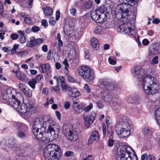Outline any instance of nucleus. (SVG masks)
<instances>
[{"mask_svg": "<svg viewBox=\"0 0 160 160\" xmlns=\"http://www.w3.org/2000/svg\"><path fill=\"white\" fill-rule=\"evenodd\" d=\"M16 77L18 79L22 81L24 80L26 77L25 75L23 73H22L20 72L17 73Z\"/></svg>", "mask_w": 160, "mask_h": 160, "instance_id": "29", "label": "nucleus"}, {"mask_svg": "<svg viewBox=\"0 0 160 160\" xmlns=\"http://www.w3.org/2000/svg\"><path fill=\"white\" fill-rule=\"evenodd\" d=\"M60 90V88H59L58 85V86H56L53 87L54 91L58 93H59Z\"/></svg>", "mask_w": 160, "mask_h": 160, "instance_id": "50", "label": "nucleus"}, {"mask_svg": "<svg viewBox=\"0 0 160 160\" xmlns=\"http://www.w3.org/2000/svg\"><path fill=\"white\" fill-rule=\"evenodd\" d=\"M74 110L76 112L79 113H81L83 111V109L82 108V105L78 104L77 106L74 107Z\"/></svg>", "mask_w": 160, "mask_h": 160, "instance_id": "36", "label": "nucleus"}, {"mask_svg": "<svg viewBox=\"0 0 160 160\" xmlns=\"http://www.w3.org/2000/svg\"><path fill=\"white\" fill-rule=\"evenodd\" d=\"M102 30V27L100 26H97L94 30V32L96 34H100Z\"/></svg>", "mask_w": 160, "mask_h": 160, "instance_id": "39", "label": "nucleus"}, {"mask_svg": "<svg viewBox=\"0 0 160 160\" xmlns=\"http://www.w3.org/2000/svg\"><path fill=\"white\" fill-rule=\"evenodd\" d=\"M18 47L19 45L18 44H14L13 45V47L11 51V55H12L16 52V50L18 48Z\"/></svg>", "mask_w": 160, "mask_h": 160, "instance_id": "40", "label": "nucleus"}, {"mask_svg": "<svg viewBox=\"0 0 160 160\" xmlns=\"http://www.w3.org/2000/svg\"><path fill=\"white\" fill-rule=\"evenodd\" d=\"M158 56H156L152 59V64H156L158 63Z\"/></svg>", "mask_w": 160, "mask_h": 160, "instance_id": "48", "label": "nucleus"}, {"mask_svg": "<svg viewBox=\"0 0 160 160\" xmlns=\"http://www.w3.org/2000/svg\"><path fill=\"white\" fill-rule=\"evenodd\" d=\"M80 94L79 92L76 89H71V90L68 92V93L69 96L74 98L79 96Z\"/></svg>", "mask_w": 160, "mask_h": 160, "instance_id": "24", "label": "nucleus"}, {"mask_svg": "<svg viewBox=\"0 0 160 160\" xmlns=\"http://www.w3.org/2000/svg\"><path fill=\"white\" fill-rule=\"evenodd\" d=\"M32 31L34 32H36L40 30L39 28L37 26H34L32 28Z\"/></svg>", "mask_w": 160, "mask_h": 160, "instance_id": "59", "label": "nucleus"}, {"mask_svg": "<svg viewBox=\"0 0 160 160\" xmlns=\"http://www.w3.org/2000/svg\"><path fill=\"white\" fill-rule=\"evenodd\" d=\"M43 78V75L42 74H39L36 77V80L37 82H39Z\"/></svg>", "mask_w": 160, "mask_h": 160, "instance_id": "53", "label": "nucleus"}, {"mask_svg": "<svg viewBox=\"0 0 160 160\" xmlns=\"http://www.w3.org/2000/svg\"><path fill=\"white\" fill-rule=\"evenodd\" d=\"M102 128L103 129V137H104L106 136V128L105 125L104 124H103Z\"/></svg>", "mask_w": 160, "mask_h": 160, "instance_id": "61", "label": "nucleus"}, {"mask_svg": "<svg viewBox=\"0 0 160 160\" xmlns=\"http://www.w3.org/2000/svg\"><path fill=\"white\" fill-rule=\"evenodd\" d=\"M20 152L22 155L26 156L30 154L29 150V149L28 148L26 145L25 144L20 145L19 147Z\"/></svg>", "mask_w": 160, "mask_h": 160, "instance_id": "19", "label": "nucleus"}, {"mask_svg": "<svg viewBox=\"0 0 160 160\" xmlns=\"http://www.w3.org/2000/svg\"><path fill=\"white\" fill-rule=\"evenodd\" d=\"M154 156L152 154H149L147 157V160H155Z\"/></svg>", "mask_w": 160, "mask_h": 160, "instance_id": "49", "label": "nucleus"}, {"mask_svg": "<svg viewBox=\"0 0 160 160\" xmlns=\"http://www.w3.org/2000/svg\"><path fill=\"white\" fill-rule=\"evenodd\" d=\"M61 152L58 147L55 144L47 145L43 150V154L46 160H58L60 157Z\"/></svg>", "mask_w": 160, "mask_h": 160, "instance_id": "6", "label": "nucleus"}, {"mask_svg": "<svg viewBox=\"0 0 160 160\" xmlns=\"http://www.w3.org/2000/svg\"><path fill=\"white\" fill-rule=\"evenodd\" d=\"M93 104L92 103H90L89 105L87 106L84 109V111L86 112L89 111L92 108Z\"/></svg>", "mask_w": 160, "mask_h": 160, "instance_id": "42", "label": "nucleus"}, {"mask_svg": "<svg viewBox=\"0 0 160 160\" xmlns=\"http://www.w3.org/2000/svg\"><path fill=\"white\" fill-rule=\"evenodd\" d=\"M113 133L111 132L110 134V138L108 140V146L109 147H112L114 143V140H112V138H113Z\"/></svg>", "mask_w": 160, "mask_h": 160, "instance_id": "38", "label": "nucleus"}, {"mask_svg": "<svg viewBox=\"0 0 160 160\" xmlns=\"http://www.w3.org/2000/svg\"><path fill=\"white\" fill-rule=\"evenodd\" d=\"M15 142L13 138L9 139L7 141L5 139H3L1 142L0 141V145H5L7 147L9 148H11L14 147Z\"/></svg>", "mask_w": 160, "mask_h": 160, "instance_id": "17", "label": "nucleus"}, {"mask_svg": "<svg viewBox=\"0 0 160 160\" xmlns=\"http://www.w3.org/2000/svg\"><path fill=\"white\" fill-rule=\"evenodd\" d=\"M96 103L99 109L102 108L104 107V105L99 101H97Z\"/></svg>", "mask_w": 160, "mask_h": 160, "instance_id": "52", "label": "nucleus"}, {"mask_svg": "<svg viewBox=\"0 0 160 160\" xmlns=\"http://www.w3.org/2000/svg\"><path fill=\"white\" fill-rule=\"evenodd\" d=\"M39 130V131L48 132L54 139H56L59 133V128L56 125L55 122L52 118L47 120L43 119L42 117L36 118L33 124L32 130Z\"/></svg>", "mask_w": 160, "mask_h": 160, "instance_id": "1", "label": "nucleus"}, {"mask_svg": "<svg viewBox=\"0 0 160 160\" xmlns=\"http://www.w3.org/2000/svg\"><path fill=\"white\" fill-rule=\"evenodd\" d=\"M22 97V94L20 93H18L15 96L12 95V98H9L8 102L12 107L17 109L20 104L19 99H21Z\"/></svg>", "mask_w": 160, "mask_h": 160, "instance_id": "12", "label": "nucleus"}, {"mask_svg": "<svg viewBox=\"0 0 160 160\" xmlns=\"http://www.w3.org/2000/svg\"><path fill=\"white\" fill-rule=\"evenodd\" d=\"M17 110L20 113L24 114L28 111L27 108V106L25 103H22L21 105L19 106Z\"/></svg>", "mask_w": 160, "mask_h": 160, "instance_id": "22", "label": "nucleus"}, {"mask_svg": "<svg viewBox=\"0 0 160 160\" xmlns=\"http://www.w3.org/2000/svg\"><path fill=\"white\" fill-rule=\"evenodd\" d=\"M106 10L104 7H101L98 9L93 10L91 12V17L92 19L97 22L100 19H103L106 16Z\"/></svg>", "mask_w": 160, "mask_h": 160, "instance_id": "10", "label": "nucleus"}, {"mask_svg": "<svg viewBox=\"0 0 160 160\" xmlns=\"http://www.w3.org/2000/svg\"><path fill=\"white\" fill-rule=\"evenodd\" d=\"M43 11L44 14L46 16H50L53 13L52 9L49 7L43 8Z\"/></svg>", "mask_w": 160, "mask_h": 160, "instance_id": "26", "label": "nucleus"}, {"mask_svg": "<svg viewBox=\"0 0 160 160\" xmlns=\"http://www.w3.org/2000/svg\"><path fill=\"white\" fill-rule=\"evenodd\" d=\"M91 136L94 138L95 141H98L99 140V134L97 131H94L92 132Z\"/></svg>", "mask_w": 160, "mask_h": 160, "instance_id": "34", "label": "nucleus"}, {"mask_svg": "<svg viewBox=\"0 0 160 160\" xmlns=\"http://www.w3.org/2000/svg\"><path fill=\"white\" fill-rule=\"evenodd\" d=\"M68 139L72 141H75L78 138V135L77 132L74 130L70 134L67 138Z\"/></svg>", "mask_w": 160, "mask_h": 160, "instance_id": "23", "label": "nucleus"}, {"mask_svg": "<svg viewBox=\"0 0 160 160\" xmlns=\"http://www.w3.org/2000/svg\"><path fill=\"white\" fill-rule=\"evenodd\" d=\"M27 105V108L29 110V108L32 109L34 106V104L31 102H29L28 103Z\"/></svg>", "mask_w": 160, "mask_h": 160, "instance_id": "45", "label": "nucleus"}, {"mask_svg": "<svg viewBox=\"0 0 160 160\" xmlns=\"http://www.w3.org/2000/svg\"><path fill=\"white\" fill-rule=\"evenodd\" d=\"M49 68L48 64L46 63L45 64L41 63L39 65V69L42 73H44L47 72Z\"/></svg>", "mask_w": 160, "mask_h": 160, "instance_id": "25", "label": "nucleus"}, {"mask_svg": "<svg viewBox=\"0 0 160 160\" xmlns=\"http://www.w3.org/2000/svg\"><path fill=\"white\" fill-rule=\"evenodd\" d=\"M32 132L35 137L39 141H44L47 140L48 138L46 136V134H49V135L50 136V138L54 139L51 136L49 132H42L39 131V130H32Z\"/></svg>", "mask_w": 160, "mask_h": 160, "instance_id": "13", "label": "nucleus"}, {"mask_svg": "<svg viewBox=\"0 0 160 160\" xmlns=\"http://www.w3.org/2000/svg\"><path fill=\"white\" fill-rule=\"evenodd\" d=\"M117 85L114 82L103 80L100 84L102 88L100 97L103 101L110 102L113 100L114 97L108 90H112L116 87Z\"/></svg>", "mask_w": 160, "mask_h": 160, "instance_id": "4", "label": "nucleus"}, {"mask_svg": "<svg viewBox=\"0 0 160 160\" xmlns=\"http://www.w3.org/2000/svg\"><path fill=\"white\" fill-rule=\"evenodd\" d=\"M42 24L44 27H46L48 25V23L46 19H43L42 21Z\"/></svg>", "mask_w": 160, "mask_h": 160, "instance_id": "64", "label": "nucleus"}, {"mask_svg": "<svg viewBox=\"0 0 160 160\" xmlns=\"http://www.w3.org/2000/svg\"><path fill=\"white\" fill-rule=\"evenodd\" d=\"M84 88L85 90H86V91L87 92H90V90L89 88V87L88 85V84H85L84 85Z\"/></svg>", "mask_w": 160, "mask_h": 160, "instance_id": "62", "label": "nucleus"}, {"mask_svg": "<svg viewBox=\"0 0 160 160\" xmlns=\"http://www.w3.org/2000/svg\"><path fill=\"white\" fill-rule=\"evenodd\" d=\"M92 6V3L90 1H88L86 2L82 5V8L85 9H88L90 8Z\"/></svg>", "mask_w": 160, "mask_h": 160, "instance_id": "32", "label": "nucleus"}, {"mask_svg": "<svg viewBox=\"0 0 160 160\" xmlns=\"http://www.w3.org/2000/svg\"><path fill=\"white\" fill-rule=\"evenodd\" d=\"M128 16H129L128 18L130 19H128L127 21H126L119 20V21L123 22L124 23L120 25L118 28V29H120V32L123 31L127 34L132 35L133 34V32H134V30L135 28V25L133 23H131V22H129L132 19L131 15L130 14V13L128 15ZM118 20L119 21V20Z\"/></svg>", "mask_w": 160, "mask_h": 160, "instance_id": "9", "label": "nucleus"}, {"mask_svg": "<svg viewBox=\"0 0 160 160\" xmlns=\"http://www.w3.org/2000/svg\"><path fill=\"white\" fill-rule=\"evenodd\" d=\"M70 13L73 16H74L76 12V10L75 8H72L70 9Z\"/></svg>", "mask_w": 160, "mask_h": 160, "instance_id": "54", "label": "nucleus"}, {"mask_svg": "<svg viewBox=\"0 0 160 160\" xmlns=\"http://www.w3.org/2000/svg\"><path fill=\"white\" fill-rule=\"evenodd\" d=\"M160 52V44L157 43L153 45L150 48V53L151 54H157Z\"/></svg>", "mask_w": 160, "mask_h": 160, "instance_id": "20", "label": "nucleus"}, {"mask_svg": "<svg viewBox=\"0 0 160 160\" xmlns=\"http://www.w3.org/2000/svg\"><path fill=\"white\" fill-rule=\"evenodd\" d=\"M25 95L28 97L30 98L32 96V91L28 88H26L23 92Z\"/></svg>", "mask_w": 160, "mask_h": 160, "instance_id": "33", "label": "nucleus"}, {"mask_svg": "<svg viewBox=\"0 0 160 160\" xmlns=\"http://www.w3.org/2000/svg\"><path fill=\"white\" fill-rule=\"evenodd\" d=\"M91 44L93 49L96 50H98L99 48L98 42L96 38L93 37L91 39Z\"/></svg>", "mask_w": 160, "mask_h": 160, "instance_id": "21", "label": "nucleus"}, {"mask_svg": "<svg viewBox=\"0 0 160 160\" xmlns=\"http://www.w3.org/2000/svg\"><path fill=\"white\" fill-rule=\"evenodd\" d=\"M18 88L22 92L27 88L25 84L22 83H20L18 86Z\"/></svg>", "mask_w": 160, "mask_h": 160, "instance_id": "41", "label": "nucleus"}, {"mask_svg": "<svg viewBox=\"0 0 160 160\" xmlns=\"http://www.w3.org/2000/svg\"><path fill=\"white\" fill-rule=\"evenodd\" d=\"M114 102L113 103V106L115 107L116 108H118L121 106L120 102L116 98H114L113 100L112 101Z\"/></svg>", "mask_w": 160, "mask_h": 160, "instance_id": "35", "label": "nucleus"}, {"mask_svg": "<svg viewBox=\"0 0 160 160\" xmlns=\"http://www.w3.org/2000/svg\"><path fill=\"white\" fill-rule=\"evenodd\" d=\"M144 71L140 67H135L132 70L133 76L136 78L141 79L144 75Z\"/></svg>", "mask_w": 160, "mask_h": 160, "instance_id": "16", "label": "nucleus"}, {"mask_svg": "<svg viewBox=\"0 0 160 160\" xmlns=\"http://www.w3.org/2000/svg\"><path fill=\"white\" fill-rule=\"evenodd\" d=\"M14 126L17 129V136L21 139L25 138L27 134V126L25 124L20 122L16 123Z\"/></svg>", "mask_w": 160, "mask_h": 160, "instance_id": "11", "label": "nucleus"}, {"mask_svg": "<svg viewBox=\"0 0 160 160\" xmlns=\"http://www.w3.org/2000/svg\"><path fill=\"white\" fill-rule=\"evenodd\" d=\"M24 21L26 23L28 24H29L32 22L31 18L28 17H25L24 19Z\"/></svg>", "mask_w": 160, "mask_h": 160, "instance_id": "47", "label": "nucleus"}, {"mask_svg": "<svg viewBox=\"0 0 160 160\" xmlns=\"http://www.w3.org/2000/svg\"><path fill=\"white\" fill-rule=\"evenodd\" d=\"M110 118L109 117H107L106 119V125L108 127H111V122L109 120Z\"/></svg>", "mask_w": 160, "mask_h": 160, "instance_id": "51", "label": "nucleus"}, {"mask_svg": "<svg viewBox=\"0 0 160 160\" xmlns=\"http://www.w3.org/2000/svg\"><path fill=\"white\" fill-rule=\"evenodd\" d=\"M95 140V139L91 136H90L88 139V144H91Z\"/></svg>", "mask_w": 160, "mask_h": 160, "instance_id": "56", "label": "nucleus"}, {"mask_svg": "<svg viewBox=\"0 0 160 160\" xmlns=\"http://www.w3.org/2000/svg\"><path fill=\"white\" fill-rule=\"evenodd\" d=\"M96 114L94 112H92L89 117H88V113L86 112L83 114V118L84 120L85 125L87 128H88L93 122L95 120V117Z\"/></svg>", "mask_w": 160, "mask_h": 160, "instance_id": "14", "label": "nucleus"}, {"mask_svg": "<svg viewBox=\"0 0 160 160\" xmlns=\"http://www.w3.org/2000/svg\"><path fill=\"white\" fill-rule=\"evenodd\" d=\"M43 42L42 39L41 38L36 39L34 37L32 36L30 37V41L27 42L26 46L28 47L32 48L41 44Z\"/></svg>", "mask_w": 160, "mask_h": 160, "instance_id": "15", "label": "nucleus"}, {"mask_svg": "<svg viewBox=\"0 0 160 160\" xmlns=\"http://www.w3.org/2000/svg\"><path fill=\"white\" fill-rule=\"evenodd\" d=\"M60 12L59 10H57L56 13V20L57 21L59 20L60 17Z\"/></svg>", "mask_w": 160, "mask_h": 160, "instance_id": "57", "label": "nucleus"}, {"mask_svg": "<svg viewBox=\"0 0 160 160\" xmlns=\"http://www.w3.org/2000/svg\"><path fill=\"white\" fill-rule=\"evenodd\" d=\"M49 24L52 26H54L56 23V21L53 17H51L49 21Z\"/></svg>", "mask_w": 160, "mask_h": 160, "instance_id": "43", "label": "nucleus"}, {"mask_svg": "<svg viewBox=\"0 0 160 160\" xmlns=\"http://www.w3.org/2000/svg\"><path fill=\"white\" fill-rule=\"evenodd\" d=\"M117 154L120 160H136L137 157L133 149L130 147L123 145L120 147Z\"/></svg>", "mask_w": 160, "mask_h": 160, "instance_id": "7", "label": "nucleus"}, {"mask_svg": "<svg viewBox=\"0 0 160 160\" xmlns=\"http://www.w3.org/2000/svg\"><path fill=\"white\" fill-rule=\"evenodd\" d=\"M20 42L21 43H24L26 42V39L25 36H22L20 37L19 38Z\"/></svg>", "mask_w": 160, "mask_h": 160, "instance_id": "58", "label": "nucleus"}, {"mask_svg": "<svg viewBox=\"0 0 160 160\" xmlns=\"http://www.w3.org/2000/svg\"><path fill=\"white\" fill-rule=\"evenodd\" d=\"M73 155V152H72L71 151H68L66 152L65 153V155L66 157L72 156Z\"/></svg>", "mask_w": 160, "mask_h": 160, "instance_id": "55", "label": "nucleus"}, {"mask_svg": "<svg viewBox=\"0 0 160 160\" xmlns=\"http://www.w3.org/2000/svg\"><path fill=\"white\" fill-rule=\"evenodd\" d=\"M70 106V102L68 101H66L64 102V107L66 109H69Z\"/></svg>", "mask_w": 160, "mask_h": 160, "instance_id": "44", "label": "nucleus"}, {"mask_svg": "<svg viewBox=\"0 0 160 160\" xmlns=\"http://www.w3.org/2000/svg\"><path fill=\"white\" fill-rule=\"evenodd\" d=\"M142 133L145 135H151L152 133V129L150 128H146L143 129Z\"/></svg>", "mask_w": 160, "mask_h": 160, "instance_id": "27", "label": "nucleus"}, {"mask_svg": "<svg viewBox=\"0 0 160 160\" xmlns=\"http://www.w3.org/2000/svg\"><path fill=\"white\" fill-rule=\"evenodd\" d=\"M11 37L12 39L16 40L18 38V36L16 34L13 33L11 34Z\"/></svg>", "mask_w": 160, "mask_h": 160, "instance_id": "60", "label": "nucleus"}, {"mask_svg": "<svg viewBox=\"0 0 160 160\" xmlns=\"http://www.w3.org/2000/svg\"><path fill=\"white\" fill-rule=\"evenodd\" d=\"M37 82L35 79L32 78L29 81L28 83L32 88L34 89L35 88V84H37Z\"/></svg>", "mask_w": 160, "mask_h": 160, "instance_id": "31", "label": "nucleus"}, {"mask_svg": "<svg viewBox=\"0 0 160 160\" xmlns=\"http://www.w3.org/2000/svg\"><path fill=\"white\" fill-rule=\"evenodd\" d=\"M149 42L147 39H145L142 41V44L144 45H147L149 44Z\"/></svg>", "mask_w": 160, "mask_h": 160, "instance_id": "63", "label": "nucleus"}, {"mask_svg": "<svg viewBox=\"0 0 160 160\" xmlns=\"http://www.w3.org/2000/svg\"><path fill=\"white\" fill-rule=\"evenodd\" d=\"M63 130L66 138L68 137L73 131L75 130L71 125L67 124H65L63 125Z\"/></svg>", "mask_w": 160, "mask_h": 160, "instance_id": "18", "label": "nucleus"}, {"mask_svg": "<svg viewBox=\"0 0 160 160\" xmlns=\"http://www.w3.org/2000/svg\"><path fill=\"white\" fill-rule=\"evenodd\" d=\"M27 52L25 51H22L20 52H18L17 53V54L18 56L21 57H22L25 56Z\"/></svg>", "mask_w": 160, "mask_h": 160, "instance_id": "46", "label": "nucleus"}, {"mask_svg": "<svg viewBox=\"0 0 160 160\" xmlns=\"http://www.w3.org/2000/svg\"><path fill=\"white\" fill-rule=\"evenodd\" d=\"M108 61L110 64L114 65L116 64L117 60L115 58L111 57L109 58Z\"/></svg>", "mask_w": 160, "mask_h": 160, "instance_id": "37", "label": "nucleus"}, {"mask_svg": "<svg viewBox=\"0 0 160 160\" xmlns=\"http://www.w3.org/2000/svg\"><path fill=\"white\" fill-rule=\"evenodd\" d=\"M138 0H118L121 3L116 7L115 11L116 18L118 20L127 21L128 18V16L131 12L132 6L136 5Z\"/></svg>", "mask_w": 160, "mask_h": 160, "instance_id": "2", "label": "nucleus"}, {"mask_svg": "<svg viewBox=\"0 0 160 160\" xmlns=\"http://www.w3.org/2000/svg\"><path fill=\"white\" fill-rule=\"evenodd\" d=\"M79 75L88 82H92L95 78L94 72L85 66H80L78 68Z\"/></svg>", "mask_w": 160, "mask_h": 160, "instance_id": "8", "label": "nucleus"}, {"mask_svg": "<svg viewBox=\"0 0 160 160\" xmlns=\"http://www.w3.org/2000/svg\"><path fill=\"white\" fill-rule=\"evenodd\" d=\"M61 85L62 91H68V92L71 90V87L70 86L66 84L65 83L61 84Z\"/></svg>", "mask_w": 160, "mask_h": 160, "instance_id": "28", "label": "nucleus"}, {"mask_svg": "<svg viewBox=\"0 0 160 160\" xmlns=\"http://www.w3.org/2000/svg\"><path fill=\"white\" fill-rule=\"evenodd\" d=\"M155 118L158 123L160 121V108H158L155 112Z\"/></svg>", "mask_w": 160, "mask_h": 160, "instance_id": "30", "label": "nucleus"}, {"mask_svg": "<svg viewBox=\"0 0 160 160\" xmlns=\"http://www.w3.org/2000/svg\"><path fill=\"white\" fill-rule=\"evenodd\" d=\"M132 123L129 118H123L116 125L115 131L118 135L122 138H126L131 134Z\"/></svg>", "mask_w": 160, "mask_h": 160, "instance_id": "3", "label": "nucleus"}, {"mask_svg": "<svg viewBox=\"0 0 160 160\" xmlns=\"http://www.w3.org/2000/svg\"><path fill=\"white\" fill-rule=\"evenodd\" d=\"M142 84L145 92L148 94H154L159 89L158 81L155 78L151 75L144 78Z\"/></svg>", "mask_w": 160, "mask_h": 160, "instance_id": "5", "label": "nucleus"}]
</instances>
